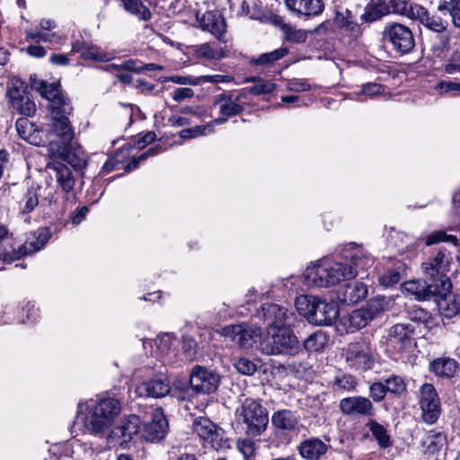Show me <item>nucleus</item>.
I'll use <instances>...</instances> for the list:
<instances>
[{"instance_id": "a878e982", "label": "nucleus", "mask_w": 460, "mask_h": 460, "mask_svg": "<svg viewBox=\"0 0 460 460\" xmlns=\"http://www.w3.org/2000/svg\"><path fill=\"white\" fill-rule=\"evenodd\" d=\"M333 22L351 40L358 39L361 35V27L355 21L352 12L349 9L343 12H336Z\"/></svg>"}, {"instance_id": "4be33fe9", "label": "nucleus", "mask_w": 460, "mask_h": 460, "mask_svg": "<svg viewBox=\"0 0 460 460\" xmlns=\"http://www.w3.org/2000/svg\"><path fill=\"white\" fill-rule=\"evenodd\" d=\"M383 311L382 302L371 300L366 306L354 310L349 318V326L359 330L366 327L372 320L378 316Z\"/></svg>"}, {"instance_id": "9d476101", "label": "nucleus", "mask_w": 460, "mask_h": 460, "mask_svg": "<svg viewBox=\"0 0 460 460\" xmlns=\"http://www.w3.org/2000/svg\"><path fill=\"white\" fill-rule=\"evenodd\" d=\"M384 39L392 45L394 51L400 54L410 53L414 46L415 40L411 30L401 23H389L385 27Z\"/></svg>"}, {"instance_id": "e2e57ef3", "label": "nucleus", "mask_w": 460, "mask_h": 460, "mask_svg": "<svg viewBox=\"0 0 460 460\" xmlns=\"http://www.w3.org/2000/svg\"><path fill=\"white\" fill-rule=\"evenodd\" d=\"M171 82L177 84H190V85H200V80H199V76H181V75H173L169 79Z\"/></svg>"}, {"instance_id": "338daca9", "label": "nucleus", "mask_w": 460, "mask_h": 460, "mask_svg": "<svg viewBox=\"0 0 460 460\" xmlns=\"http://www.w3.org/2000/svg\"><path fill=\"white\" fill-rule=\"evenodd\" d=\"M25 39L26 40H33L36 43H39L40 41H52V40H50L49 37L47 35V32L33 31L32 30H29L26 31Z\"/></svg>"}, {"instance_id": "79ce46f5", "label": "nucleus", "mask_w": 460, "mask_h": 460, "mask_svg": "<svg viewBox=\"0 0 460 460\" xmlns=\"http://www.w3.org/2000/svg\"><path fill=\"white\" fill-rule=\"evenodd\" d=\"M366 426L368 428L373 438L376 440L380 448H387L393 445L391 437L385 426L375 420H369Z\"/></svg>"}, {"instance_id": "4468645a", "label": "nucleus", "mask_w": 460, "mask_h": 460, "mask_svg": "<svg viewBox=\"0 0 460 460\" xmlns=\"http://www.w3.org/2000/svg\"><path fill=\"white\" fill-rule=\"evenodd\" d=\"M420 405L423 421L435 423L440 415V402L433 385L426 383L420 386Z\"/></svg>"}, {"instance_id": "5fc2aeb1", "label": "nucleus", "mask_w": 460, "mask_h": 460, "mask_svg": "<svg viewBox=\"0 0 460 460\" xmlns=\"http://www.w3.org/2000/svg\"><path fill=\"white\" fill-rule=\"evenodd\" d=\"M157 154H158V149L156 147H150L148 150L142 153L140 155L134 156L131 159V161L125 166V171L130 172V171L136 169L141 162H143V161L146 160L148 157L154 156Z\"/></svg>"}, {"instance_id": "2eb2a0df", "label": "nucleus", "mask_w": 460, "mask_h": 460, "mask_svg": "<svg viewBox=\"0 0 460 460\" xmlns=\"http://www.w3.org/2000/svg\"><path fill=\"white\" fill-rule=\"evenodd\" d=\"M222 334L231 339L239 347L249 349L261 337L262 332L260 327L236 324L224 327Z\"/></svg>"}, {"instance_id": "6ab92c4d", "label": "nucleus", "mask_w": 460, "mask_h": 460, "mask_svg": "<svg viewBox=\"0 0 460 460\" xmlns=\"http://www.w3.org/2000/svg\"><path fill=\"white\" fill-rule=\"evenodd\" d=\"M169 429L168 420L161 408L153 410L151 420L143 425V438L146 441H160Z\"/></svg>"}, {"instance_id": "f03ea898", "label": "nucleus", "mask_w": 460, "mask_h": 460, "mask_svg": "<svg viewBox=\"0 0 460 460\" xmlns=\"http://www.w3.org/2000/svg\"><path fill=\"white\" fill-rule=\"evenodd\" d=\"M31 86L49 102L51 124L49 131H57L58 128H63L62 134L66 138L71 137V123L68 117L73 113L74 108L67 94L62 91L60 83H49L31 77Z\"/></svg>"}, {"instance_id": "423d86ee", "label": "nucleus", "mask_w": 460, "mask_h": 460, "mask_svg": "<svg viewBox=\"0 0 460 460\" xmlns=\"http://www.w3.org/2000/svg\"><path fill=\"white\" fill-rule=\"evenodd\" d=\"M63 128H58L57 131H49V133L59 140H50L49 144V151L54 157L62 159V161L67 163L75 170L81 171L86 166V157L84 151L81 149H73L70 146L71 141L74 138V129L71 127V137L66 138L63 135Z\"/></svg>"}, {"instance_id": "09e8293b", "label": "nucleus", "mask_w": 460, "mask_h": 460, "mask_svg": "<svg viewBox=\"0 0 460 460\" xmlns=\"http://www.w3.org/2000/svg\"><path fill=\"white\" fill-rule=\"evenodd\" d=\"M276 89V84L271 81L261 79L257 84L243 89L253 95H261L272 93Z\"/></svg>"}, {"instance_id": "37998d69", "label": "nucleus", "mask_w": 460, "mask_h": 460, "mask_svg": "<svg viewBox=\"0 0 460 460\" xmlns=\"http://www.w3.org/2000/svg\"><path fill=\"white\" fill-rule=\"evenodd\" d=\"M386 14L389 13L385 7V0H378L377 3L367 4L360 19L363 22H374Z\"/></svg>"}, {"instance_id": "e433bc0d", "label": "nucleus", "mask_w": 460, "mask_h": 460, "mask_svg": "<svg viewBox=\"0 0 460 460\" xmlns=\"http://www.w3.org/2000/svg\"><path fill=\"white\" fill-rule=\"evenodd\" d=\"M56 172V179L58 186L66 192L73 190L75 185V179L71 170L64 164L59 162L49 163L48 165Z\"/></svg>"}, {"instance_id": "20e7f679", "label": "nucleus", "mask_w": 460, "mask_h": 460, "mask_svg": "<svg viewBox=\"0 0 460 460\" xmlns=\"http://www.w3.org/2000/svg\"><path fill=\"white\" fill-rule=\"evenodd\" d=\"M295 305L299 314L314 325H332L339 316L335 303L315 296H300L296 299Z\"/></svg>"}, {"instance_id": "603ef678", "label": "nucleus", "mask_w": 460, "mask_h": 460, "mask_svg": "<svg viewBox=\"0 0 460 460\" xmlns=\"http://www.w3.org/2000/svg\"><path fill=\"white\" fill-rule=\"evenodd\" d=\"M236 370L245 376H252L257 371V365L247 358H239L234 362Z\"/></svg>"}, {"instance_id": "393cba45", "label": "nucleus", "mask_w": 460, "mask_h": 460, "mask_svg": "<svg viewBox=\"0 0 460 460\" xmlns=\"http://www.w3.org/2000/svg\"><path fill=\"white\" fill-rule=\"evenodd\" d=\"M445 257V252L438 251L429 261L422 263V269L426 275L429 276L433 281H439L441 283L443 290H447L451 285L443 279L445 276L442 270L447 267Z\"/></svg>"}, {"instance_id": "f257e3e1", "label": "nucleus", "mask_w": 460, "mask_h": 460, "mask_svg": "<svg viewBox=\"0 0 460 460\" xmlns=\"http://www.w3.org/2000/svg\"><path fill=\"white\" fill-rule=\"evenodd\" d=\"M352 265L320 260L306 268L304 277L308 286L328 288L341 281L355 278L358 269H367L373 263V259L359 247H356L350 257Z\"/></svg>"}, {"instance_id": "c03bdc74", "label": "nucleus", "mask_w": 460, "mask_h": 460, "mask_svg": "<svg viewBox=\"0 0 460 460\" xmlns=\"http://www.w3.org/2000/svg\"><path fill=\"white\" fill-rule=\"evenodd\" d=\"M329 342V337L323 331L310 334L303 342L304 349L308 352L322 351Z\"/></svg>"}, {"instance_id": "ea45409f", "label": "nucleus", "mask_w": 460, "mask_h": 460, "mask_svg": "<svg viewBox=\"0 0 460 460\" xmlns=\"http://www.w3.org/2000/svg\"><path fill=\"white\" fill-rule=\"evenodd\" d=\"M447 436L444 433L430 430L423 438L421 445L425 448V453L434 455L447 445Z\"/></svg>"}, {"instance_id": "c85d7f7f", "label": "nucleus", "mask_w": 460, "mask_h": 460, "mask_svg": "<svg viewBox=\"0 0 460 460\" xmlns=\"http://www.w3.org/2000/svg\"><path fill=\"white\" fill-rule=\"evenodd\" d=\"M404 290L414 296L416 300H429L438 294V286L428 284L425 280L416 279L406 281L403 285Z\"/></svg>"}, {"instance_id": "dca6fc26", "label": "nucleus", "mask_w": 460, "mask_h": 460, "mask_svg": "<svg viewBox=\"0 0 460 460\" xmlns=\"http://www.w3.org/2000/svg\"><path fill=\"white\" fill-rule=\"evenodd\" d=\"M6 95L12 108L19 114L31 117L36 112V104L26 92L22 83L13 84Z\"/></svg>"}, {"instance_id": "774afa93", "label": "nucleus", "mask_w": 460, "mask_h": 460, "mask_svg": "<svg viewBox=\"0 0 460 460\" xmlns=\"http://www.w3.org/2000/svg\"><path fill=\"white\" fill-rule=\"evenodd\" d=\"M238 447L246 458L254 455V443L250 439L239 441Z\"/></svg>"}, {"instance_id": "052dcab7", "label": "nucleus", "mask_w": 460, "mask_h": 460, "mask_svg": "<svg viewBox=\"0 0 460 460\" xmlns=\"http://www.w3.org/2000/svg\"><path fill=\"white\" fill-rule=\"evenodd\" d=\"M458 83L453 81H440L435 87L439 93H452L453 96L457 93Z\"/></svg>"}, {"instance_id": "864d4df0", "label": "nucleus", "mask_w": 460, "mask_h": 460, "mask_svg": "<svg viewBox=\"0 0 460 460\" xmlns=\"http://www.w3.org/2000/svg\"><path fill=\"white\" fill-rule=\"evenodd\" d=\"M141 66H142V62H140L138 60H134V59H128V60L124 61L121 65H116V64L108 65L106 70L111 71V70L124 69V70L132 71V72L139 74V73H141Z\"/></svg>"}, {"instance_id": "cd10ccee", "label": "nucleus", "mask_w": 460, "mask_h": 460, "mask_svg": "<svg viewBox=\"0 0 460 460\" xmlns=\"http://www.w3.org/2000/svg\"><path fill=\"white\" fill-rule=\"evenodd\" d=\"M50 238V233L47 228L39 229L34 235L28 238L22 247L14 252V256H10V260L20 258L37 251H40Z\"/></svg>"}, {"instance_id": "412c9836", "label": "nucleus", "mask_w": 460, "mask_h": 460, "mask_svg": "<svg viewBox=\"0 0 460 460\" xmlns=\"http://www.w3.org/2000/svg\"><path fill=\"white\" fill-rule=\"evenodd\" d=\"M346 361L350 368L367 371L372 367L373 358L368 348L361 343H351L346 352Z\"/></svg>"}, {"instance_id": "ddd939ff", "label": "nucleus", "mask_w": 460, "mask_h": 460, "mask_svg": "<svg viewBox=\"0 0 460 460\" xmlns=\"http://www.w3.org/2000/svg\"><path fill=\"white\" fill-rule=\"evenodd\" d=\"M193 432L196 433L205 444L215 450L224 447L225 441L222 436V429H218L209 419L199 417L192 423Z\"/></svg>"}, {"instance_id": "58836bf2", "label": "nucleus", "mask_w": 460, "mask_h": 460, "mask_svg": "<svg viewBox=\"0 0 460 460\" xmlns=\"http://www.w3.org/2000/svg\"><path fill=\"white\" fill-rule=\"evenodd\" d=\"M358 385V378L349 373H338L330 383V386L333 392L351 393L357 389Z\"/></svg>"}, {"instance_id": "39448f33", "label": "nucleus", "mask_w": 460, "mask_h": 460, "mask_svg": "<svg viewBox=\"0 0 460 460\" xmlns=\"http://www.w3.org/2000/svg\"><path fill=\"white\" fill-rule=\"evenodd\" d=\"M261 351L266 355L295 357L302 351V347L293 330L286 325L267 332L261 342Z\"/></svg>"}, {"instance_id": "680f3d73", "label": "nucleus", "mask_w": 460, "mask_h": 460, "mask_svg": "<svg viewBox=\"0 0 460 460\" xmlns=\"http://www.w3.org/2000/svg\"><path fill=\"white\" fill-rule=\"evenodd\" d=\"M288 89L292 92H306L311 89L310 84L304 79H293L288 82Z\"/></svg>"}, {"instance_id": "3c124183", "label": "nucleus", "mask_w": 460, "mask_h": 460, "mask_svg": "<svg viewBox=\"0 0 460 460\" xmlns=\"http://www.w3.org/2000/svg\"><path fill=\"white\" fill-rule=\"evenodd\" d=\"M282 29L285 33V39L288 41L293 43H303L307 39V33L305 31L295 29L290 25H285Z\"/></svg>"}, {"instance_id": "1a4fd4ad", "label": "nucleus", "mask_w": 460, "mask_h": 460, "mask_svg": "<svg viewBox=\"0 0 460 460\" xmlns=\"http://www.w3.org/2000/svg\"><path fill=\"white\" fill-rule=\"evenodd\" d=\"M414 331V326L410 323H397L389 328L386 346L391 358L398 360L410 351L413 344Z\"/></svg>"}, {"instance_id": "c756f323", "label": "nucleus", "mask_w": 460, "mask_h": 460, "mask_svg": "<svg viewBox=\"0 0 460 460\" xmlns=\"http://www.w3.org/2000/svg\"><path fill=\"white\" fill-rule=\"evenodd\" d=\"M328 449L329 445L317 438L305 439L298 446L300 456L306 460H319Z\"/></svg>"}, {"instance_id": "72a5a7b5", "label": "nucleus", "mask_w": 460, "mask_h": 460, "mask_svg": "<svg viewBox=\"0 0 460 460\" xmlns=\"http://www.w3.org/2000/svg\"><path fill=\"white\" fill-rule=\"evenodd\" d=\"M436 296L438 310L444 317L452 318L460 314V304L454 294H441L438 290Z\"/></svg>"}, {"instance_id": "4d7b16f0", "label": "nucleus", "mask_w": 460, "mask_h": 460, "mask_svg": "<svg viewBox=\"0 0 460 460\" xmlns=\"http://www.w3.org/2000/svg\"><path fill=\"white\" fill-rule=\"evenodd\" d=\"M384 85L376 83H367L362 86L361 91L358 93V94L375 97L384 93Z\"/></svg>"}, {"instance_id": "2f4dec72", "label": "nucleus", "mask_w": 460, "mask_h": 460, "mask_svg": "<svg viewBox=\"0 0 460 460\" xmlns=\"http://www.w3.org/2000/svg\"><path fill=\"white\" fill-rule=\"evenodd\" d=\"M367 294V286L361 282L346 284L340 292L339 297L346 305H353L363 300Z\"/></svg>"}, {"instance_id": "0e129e2a", "label": "nucleus", "mask_w": 460, "mask_h": 460, "mask_svg": "<svg viewBox=\"0 0 460 460\" xmlns=\"http://www.w3.org/2000/svg\"><path fill=\"white\" fill-rule=\"evenodd\" d=\"M401 279V275L395 270H389L380 278V282L384 286H393L397 284Z\"/></svg>"}, {"instance_id": "9b49d317", "label": "nucleus", "mask_w": 460, "mask_h": 460, "mask_svg": "<svg viewBox=\"0 0 460 460\" xmlns=\"http://www.w3.org/2000/svg\"><path fill=\"white\" fill-rule=\"evenodd\" d=\"M293 316L292 312L274 303L263 304L256 314V317L265 325L267 332L286 326Z\"/></svg>"}, {"instance_id": "4c0bfd02", "label": "nucleus", "mask_w": 460, "mask_h": 460, "mask_svg": "<svg viewBox=\"0 0 460 460\" xmlns=\"http://www.w3.org/2000/svg\"><path fill=\"white\" fill-rule=\"evenodd\" d=\"M288 54V49L281 47L270 52L261 54L259 57L249 58L247 63L252 66H269L282 59Z\"/></svg>"}, {"instance_id": "f3484780", "label": "nucleus", "mask_w": 460, "mask_h": 460, "mask_svg": "<svg viewBox=\"0 0 460 460\" xmlns=\"http://www.w3.org/2000/svg\"><path fill=\"white\" fill-rule=\"evenodd\" d=\"M243 97L242 93L234 95L232 92L222 93L216 96L214 105L218 106L219 113L222 117L214 120L216 124H223L227 121L229 117L241 114L244 108L241 105V99Z\"/></svg>"}, {"instance_id": "a211bd4d", "label": "nucleus", "mask_w": 460, "mask_h": 460, "mask_svg": "<svg viewBox=\"0 0 460 460\" xmlns=\"http://www.w3.org/2000/svg\"><path fill=\"white\" fill-rule=\"evenodd\" d=\"M123 4L126 11L145 22L152 18L150 8L157 13H169L165 0H123Z\"/></svg>"}, {"instance_id": "5701e85b", "label": "nucleus", "mask_w": 460, "mask_h": 460, "mask_svg": "<svg viewBox=\"0 0 460 460\" xmlns=\"http://www.w3.org/2000/svg\"><path fill=\"white\" fill-rule=\"evenodd\" d=\"M171 391L169 379L164 376L142 382L136 388V394L139 397L162 398Z\"/></svg>"}, {"instance_id": "8fccbe9b", "label": "nucleus", "mask_w": 460, "mask_h": 460, "mask_svg": "<svg viewBox=\"0 0 460 460\" xmlns=\"http://www.w3.org/2000/svg\"><path fill=\"white\" fill-rule=\"evenodd\" d=\"M440 242L451 243L454 245L458 244L457 237L452 234H447L444 231H437L430 234L426 239V244L428 246L438 243Z\"/></svg>"}, {"instance_id": "c9c22d12", "label": "nucleus", "mask_w": 460, "mask_h": 460, "mask_svg": "<svg viewBox=\"0 0 460 460\" xmlns=\"http://www.w3.org/2000/svg\"><path fill=\"white\" fill-rule=\"evenodd\" d=\"M457 362L449 358H438L429 364V370L437 376L451 378L457 370Z\"/></svg>"}, {"instance_id": "0eeeda50", "label": "nucleus", "mask_w": 460, "mask_h": 460, "mask_svg": "<svg viewBox=\"0 0 460 460\" xmlns=\"http://www.w3.org/2000/svg\"><path fill=\"white\" fill-rule=\"evenodd\" d=\"M238 420L246 425V433L259 436L267 428L269 418L267 410L256 400L246 398L236 411Z\"/></svg>"}, {"instance_id": "bb28decb", "label": "nucleus", "mask_w": 460, "mask_h": 460, "mask_svg": "<svg viewBox=\"0 0 460 460\" xmlns=\"http://www.w3.org/2000/svg\"><path fill=\"white\" fill-rule=\"evenodd\" d=\"M199 22L203 31H209L217 40H223L226 32V22L221 14L217 12H206L199 19Z\"/></svg>"}, {"instance_id": "de8ad7c7", "label": "nucleus", "mask_w": 460, "mask_h": 460, "mask_svg": "<svg viewBox=\"0 0 460 460\" xmlns=\"http://www.w3.org/2000/svg\"><path fill=\"white\" fill-rule=\"evenodd\" d=\"M387 393L394 396H401L407 391V383L402 376L392 375L384 379Z\"/></svg>"}, {"instance_id": "473e14b6", "label": "nucleus", "mask_w": 460, "mask_h": 460, "mask_svg": "<svg viewBox=\"0 0 460 460\" xmlns=\"http://www.w3.org/2000/svg\"><path fill=\"white\" fill-rule=\"evenodd\" d=\"M291 11L304 15H318L323 11L324 5L322 0H285Z\"/></svg>"}, {"instance_id": "aec40b11", "label": "nucleus", "mask_w": 460, "mask_h": 460, "mask_svg": "<svg viewBox=\"0 0 460 460\" xmlns=\"http://www.w3.org/2000/svg\"><path fill=\"white\" fill-rule=\"evenodd\" d=\"M339 408L345 416L372 417L375 414L373 402L364 396H350L340 401Z\"/></svg>"}, {"instance_id": "69168bd1", "label": "nucleus", "mask_w": 460, "mask_h": 460, "mask_svg": "<svg viewBox=\"0 0 460 460\" xmlns=\"http://www.w3.org/2000/svg\"><path fill=\"white\" fill-rule=\"evenodd\" d=\"M193 96H194L193 90L190 88H187V87L177 88L174 90V92L172 93V99L178 102H181L185 99H190Z\"/></svg>"}, {"instance_id": "49530a36", "label": "nucleus", "mask_w": 460, "mask_h": 460, "mask_svg": "<svg viewBox=\"0 0 460 460\" xmlns=\"http://www.w3.org/2000/svg\"><path fill=\"white\" fill-rule=\"evenodd\" d=\"M385 7L388 13H398L410 18L414 16V4H410L405 0H385Z\"/></svg>"}, {"instance_id": "6e6552de", "label": "nucleus", "mask_w": 460, "mask_h": 460, "mask_svg": "<svg viewBox=\"0 0 460 460\" xmlns=\"http://www.w3.org/2000/svg\"><path fill=\"white\" fill-rule=\"evenodd\" d=\"M413 8L415 9L413 18L419 20L425 28L436 33L431 49L437 51L447 48L451 37L447 31V21L438 15L430 14L425 7L420 4H414Z\"/></svg>"}, {"instance_id": "a18cd8bd", "label": "nucleus", "mask_w": 460, "mask_h": 460, "mask_svg": "<svg viewBox=\"0 0 460 460\" xmlns=\"http://www.w3.org/2000/svg\"><path fill=\"white\" fill-rule=\"evenodd\" d=\"M39 187L31 186L23 193L19 201V209L22 214H29L39 205Z\"/></svg>"}, {"instance_id": "b1692460", "label": "nucleus", "mask_w": 460, "mask_h": 460, "mask_svg": "<svg viewBox=\"0 0 460 460\" xmlns=\"http://www.w3.org/2000/svg\"><path fill=\"white\" fill-rule=\"evenodd\" d=\"M140 430L139 417L132 414L129 415L122 423L115 427L111 432V437L113 438L121 439L119 443L120 446L131 441L135 435H137Z\"/></svg>"}, {"instance_id": "6e6d98bb", "label": "nucleus", "mask_w": 460, "mask_h": 460, "mask_svg": "<svg viewBox=\"0 0 460 460\" xmlns=\"http://www.w3.org/2000/svg\"><path fill=\"white\" fill-rule=\"evenodd\" d=\"M385 385L384 382H374L369 386V395L374 402H380L385 398L387 390Z\"/></svg>"}, {"instance_id": "13d9d810", "label": "nucleus", "mask_w": 460, "mask_h": 460, "mask_svg": "<svg viewBox=\"0 0 460 460\" xmlns=\"http://www.w3.org/2000/svg\"><path fill=\"white\" fill-rule=\"evenodd\" d=\"M200 84H219V83H231L234 81V76L228 75H206L199 76Z\"/></svg>"}, {"instance_id": "7ed1b4c3", "label": "nucleus", "mask_w": 460, "mask_h": 460, "mask_svg": "<svg viewBox=\"0 0 460 460\" xmlns=\"http://www.w3.org/2000/svg\"><path fill=\"white\" fill-rule=\"evenodd\" d=\"M119 412V400L104 398L87 404L82 421L89 433L101 437L112 426Z\"/></svg>"}, {"instance_id": "f8f14e48", "label": "nucleus", "mask_w": 460, "mask_h": 460, "mask_svg": "<svg viewBox=\"0 0 460 460\" xmlns=\"http://www.w3.org/2000/svg\"><path fill=\"white\" fill-rule=\"evenodd\" d=\"M220 376L214 370L201 366H195L190 376V385L196 393L211 394L217 390Z\"/></svg>"}, {"instance_id": "bf43d9fd", "label": "nucleus", "mask_w": 460, "mask_h": 460, "mask_svg": "<svg viewBox=\"0 0 460 460\" xmlns=\"http://www.w3.org/2000/svg\"><path fill=\"white\" fill-rule=\"evenodd\" d=\"M408 317L413 322L424 323L429 319V313L422 308H411L408 311Z\"/></svg>"}, {"instance_id": "f704fd0d", "label": "nucleus", "mask_w": 460, "mask_h": 460, "mask_svg": "<svg viewBox=\"0 0 460 460\" xmlns=\"http://www.w3.org/2000/svg\"><path fill=\"white\" fill-rule=\"evenodd\" d=\"M72 52L80 53L81 58L84 60H107V55L101 51L96 45L88 44L82 40H75L72 43Z\"/></svg>"}, {"instance_id": "a19ab883", "label": "nucleus", "mask_w": 460, "mask_h": 460, "mask_svg": "<svg viewBox=\"0 0 460 460\" xmlns=\"http://www.w3.org/2000/svg\"><path fill=\"white\" fill-rule=\"evenodd\" d=\"M15 127L18 135L22 139L32 145H40L39 131L27 118L18 119L16 120Z\"/></svg>"}, {"instance_id": "7c9ffc66", "label": "nucleus", "mask_w": 460, "mask_h": 460, "mask_svg": "<svg viewBox=\"0 0 460 460\" xmlns=\"http://www.w3.org/2000/svg\"><path fill=\"white\" fill-rule=\"evenodd\" d=\"M271 423L278 429L295 431L298 429L299 417L296 411L288 409H281L273 412Z\"/></svg>"}]
</instances>
